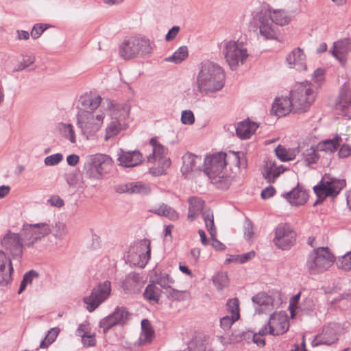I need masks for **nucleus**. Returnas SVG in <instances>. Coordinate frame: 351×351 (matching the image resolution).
<instances>
[{
    "instance_id": "f257e3e1",
    "label": "nucleus",
    "mask_w": 351,
    "mask_h": 351,
    "mask_svg": "<svg viewBox=\"0 0 351 351\" xmlns=\"http://www.w3.org/2000/svg\"><path fill=\"white\" fill-rule=\"evenodd\" d=\"M230 163L240 165V153L231 152L229 154L219 152L208 156L205 159V173L211 182L221 189H227L231 184L230 178L225 176L223 169Z\"/></svg>"
},
{
    "instance_id": "f03ea898",
    "label": "nucleus",
    "mask_w": 351,
    "mask_h": 351,
    "mask_svg": "<svg viewBox=\"0 0 351 351\" xmlns=\"http://www.w3.org/2000/svg\"><path fill=\"white\" fill-rule=\"evenodd\" d=\"M225 75L221 66L206 61L202 63L197 78V90L204 95L220 90L224 86Z\"/></svg>"
},
{
    "instance_id": "7ed1b4c3",
    "label": "nucleus",
    "mask_w": 351,
    "mask_h": 351,
    "mask_svg": "<svg viewBox=\"0 0 351 351\" xmlns=\"http://www.w3.org/2000/svg\"><path fill=\"white\" fill-rule=\"evenodd\" d=\"M221 51L230 69L237 70L249 57L246 45L239 40H225L221 43Z\"/></svg>"
},
{
    "instance_id": "20e7f679",
    "label": "nucleus",
    "mask_w": 351,
    "mask_h": 351,
    "mask_svg": "<svg viewBox=\"0 0 351 351\" xmlns=\"http://www.w3.org/2000/svg\"><path fill=\"white\" fill-rule=\"evenodd\" d=\"M102 108L108 111L112 121H110L106 128V134L104 139L106 141L117 136L121 130V121L125 119L129 116V109L127 106H123L120 104H114L110 99H106L102 104Z\"/></svg>"
},
{
    "instance_id": "39448f33",
    "label": "nucleus",
    "mask_w": 351,
    "mask_h": 351,
    "mask_svg": "<svg viewBox=\"0 0 351 351\" xmlns=\"http://www.w3.org/2000/svg\"><path fill=\"white\" fill-rule=\"evenodd\" d=\"M335 256L328 247L314 249L307 257L306 267L311 275H316L328 270L335 262Z\"/></svg>"
},
{
    "instance_id": "423d86ee",
    "label": "nucleus",
    "mask_w": 351,
    "mask_h": 351,
    "mask_svg": "<svg viewBox=\"0 0 351 351\" xmlns=\"http://www.w3.org/2000/svg\"><path fill=\"white\" fill-rule=\"evenodd\" d=\"M149 145L152 148V153L147 156V162L154 165L149 171L154 176L162 175L171 163L170 158L167 157L168 149L156 138H152Z\"/></svg>"
},
{
    "instance_id": "0eeeda50",
    "label": "nucleus",
    "mask_w": 351,
    "mask_h": 351,
    "mask_svg": "<svg viewBox=\"0 0 351 351\" xmlns=\"http://www.w3.org/2000/svg\"><path fill=\"white\" fill-rule=\"evenodd\" d=\"M152 51L150 41L145 38L130 37L125 39L119 47V54L125 60L138 56L149 54Z\"/></svg>"
},
{
    "instance_id": "6e6552de",
    "label": "nucleus",
    "mask_w": 351,
    "mask_h": 351,
    "mask_svg": "<svg viewBox=\"0 0 351 351\" xmlns=\"http://www.w3.org/2000/svg\"><path fill=\"white\" fill-rule=\"evenodd\" d=\"M345 186V180L337 179L329 174H325L319 184L313 187L317 197L314 205L322 203L326 197L336 196Z\"/></svg>"
},
{
    "instance_id": "1a4fd4ad",
    "label": "nucleus",
    "mask_w": 351,
    "mask_h": 351,
    "mask_svg": "<svg viewBox=\"0 0 351 351\" xmlns=\"http://www.w3.org/2000/svg\"><path fill=\"white\" fill-rule=\"evenodd\" d=\"M311 84H300L291 91L290 96L293 102V112L301 113L306 112L314 102L315 93Z\"/></svg>"
},
{
    "instance_id": "9d476101",
    "label": "nucleus",
    "mask_w": 351,
    "mask_h": 351,
    "mask_svg": "<svg viewBox=\"0 0 351 351\" xmlns=\"http://www.w3.org/2000/svg\"><path fill=\"white\" fill-rule=\"evenodd\" d=\"M104 119L103 114L95 115L92 112L82 111L77 114V125L82 134L89 139L100 130Z\"/></svg>"
},
{
    "instance_id": "9b49d317",
    "label": "nucleus",
    "mask_w": 351,
    "mask_h": 351,
    "mask_svg": "<svg viewBox=\"0 0 351 351\" xmlns=\"http://www.w3.org/2000/svg\"><path fill=\"white\" fill-rule=\"evenodd\" d=\"M109 160V157L105 154H97L88 156L84 166V174L90 179H101L104 174L107 172Z\"/></svg>"
},
{
    "instance_id": "f8f14e48",
    "label": "nucleus",
    "mask_w": 351,
    "mask_h": 351,
    "mask_svg": "<svg viewBox=\"0 0 351 351\" xmlns=\"http://www.w3.org/2000/svg\"><path fill=\"white\" fill-rule=\"evenodd\" d=\"M269 12L266 9L255 12L252 23L259 29L260 35L266 40L277 38V29L269 19Z\"/></svg>"
},
{
    "instance_id": "ddd939ff",
    "label": "nucleus",
    "mask_w": 351,
    "mask_h": 351,
    "mask_svg": "<svg viewBox=\"0 0 351 351\" xmlns=\"http://www.w3.org/2000/svg\"><path fill=\"white\" fill-rule=\"evenodd\" d=\"M296 233L287 223L279 224L275 230L273 239L275 245L282 250L290 249L295 242Z\"/></svg>"
},
{
    "instance_id": "4468645a",
    "label": "nucleus",
    "mask_w": 351,
    "mask_h": 351,
    "mask_svg": "<svg viewBox=\"0 0 351 351\" xmlns=\"http://www.w3.org/2000/svg\"><path fill=\"white\" fill-rule=\"evenodd\" d=\"M132 314L124 306H117L112 313L103 318L99 322V327L104 333L116 325L123 326L131 319Z\"/></svg>"
},
{
    "instance_id": "2eb2a0df",
    "label": "nucleus",
    "mask_w": 351,
    "mask_h": 351,
    "mask_svg": "<svg viewBox=\"0 0 351 351\" xmlns=\"http://www.w3.org/2000/svg\"><path fill=\"white\" fill-rule=\"evenodd\" d=\"M111 285L109 281H105L95 287L91 294L84 298V302L87 304V310L89 312L95 311L110 295Z\"/></svg>"
},
{
    "instance_id": "dca6fc26",
    "label": "nucleus",
    "mask_w": 351,
    "mask_h": 351,
    "mask_svg": "<svg viewBox=\"0 0 351 351\" xmlns=\"http://www.w3.org/2000/svg\"><path fill=\"white\" fill-rule=\"evenodd\" d=\"M51 232L50 226L47 223L28 224L24 228L23 240L26 245L32 246Z\"/></svg>"
},
{
    "instance_id": "f3484780",
    "label": "nucleus",
    "mask_w": 351,
    "mask_h": 351,
    "mask_svg": "<svg viewBox=\"0 0 351 351\" xmlns=\"http://www.w3.org/2000/svg\"><path fill=\"white\" fill-rule=\"evenodd\" d=\"M269 335L278 336L287 331L289 322L287 315L284 313H274L268 321Z\"/></svg>"
},
{
    "instance_id": "a211bd4d",
    "label": "nucleus",
    "mask_w": 351,
    "mask_h": 351,
    "mask_svg": "<svg viewBox=\"0 0 351 351\" xmlns=\"http://www.w3.org/2000/svg\"><path fill=\"white\" fill-rule=\"evenodd\" d=\"M2 246L14 258H19L23 254V243L19 234L8 232L1 241Z\"/></svg>"
},
{
    "instance_id": "6ab92c4d",
    "label": "nucleus",
    "mask_w": 351,
    "mask_h": 351,
    "mask_svg": "<svg viewBox=\"0 0 351 351\" xmlns=\"http://www.w3.org/2000/svg\"><path fill=\"white\" fill-rule=\"evenodd\" d=\"M13 271L11 259L0 250V286L5 287L12 282Z\"/></svg>"
},
{
    "instance_id": "aec40b11",
    "label": "nucleus",
    "mask_w": 351,
    "mask_h": 351,
    "mask_svg": "<svg viewBox=\"0 0 351 351\" xmlns=\"http://www.w3.org/2000/svg\"><path fill=\"white\" fill-rule=\"evenodd\" d=\"M202 215L206 227L210 234L211 245L217 251L223 250L225 249V245L216 239L217 230L214 223V216L213 212L210 210H205L202 211Z\"/></svg>"
},
{
    "instance_id": "412c9836",
    "label": "nucleus",
    "mask_w": 351,
    "mask_h": 351,
    "mask_svg": "<svg viewBox=\"0 0 351 351\" xmlns=\"http://www.w3.org/2000/svg\"><path fill=\"white\" fill-rule=\"evenodd\" d=\"M118 162L125 167H133L140 165L143 160L142 154L137 150L126 152L120 149L118 152Z\"/></svg>"
},
{
    "instance_id": "4be33fe9",
    "label": "nucleus",
    "mask_w": 351,
    "mask_h": 351,
    "mask_svg": "<svg viewBox=\"0 0 351 351\" xmlns=\"http://www.w3.org/2000/svg\"><path fill=\"white\" fill-rule=\"evenodd\" d=\"M338 340L336 329L332 325H328L323 328L322 333L317 335L313 340V346L320 345L330 346Z\"/></svg>"
},
{
    "instance_id": "5701e85b",
    "label": "nucleus",
    "mask_w": 351,
    "mask_h": 351,
    "mask_svg": "<svg viewBox=\"0 0 351 351\" xmlns=\"http://www.w3.org/2000/svg\"><path fill=\"white\" fill-rule=\"evenodd\" d=\"M336 110L344 117L351 119V89L343 88L336 103Z\"/></svg>"
},
{
    "instance_id": "b1692460",
    "label": "nucleus",
    "mask_w": 351,
    "mask_h": 351,
    "mask_svg": "<svg viewBox=\"0 0 351 351\" xmlns=\"http://www.w3.org/2000/svg\"><path fill=\"white\" fill-rule=\"evenodd\" d=\"M286 60L290 68L298 71H305L306 69V55L303 49L300 47L291 51L287 55Z\"/></svg>"
},
{
    "instance_id": "393cba45",
    "label": "nucleus",
    "mask_w": 351,
    "mask_h": 351,
    "mask_svg": "<svg viewBox=\"0 0 351 351\" xmlns=\"http://www.w3.org/2000/svg\"><path fill=\"white\" fill-rule=\"evenodd\" d=\"M255 311L258 313H265L267 310L271 311L273 308L274 299L265 292H259L252 298Z\"/></svg>"
},
{
    "instance_id": "a878e982",
    "label": "nucleus",
    "mask_w": 351,
    "mask_h": 351,
    "mask_svg": "<svg viewBox=\"0 0 351 351\" xmlns=\"http://www.w3.org/2000/svg\"><path fill=\"white\" fill-rule=\"evenodd\" d=\"M282 196L293 206L304 205L308 198V193L299 184L291 191L284 193Z\"/></svg>"
},
{
    "instance_id": "bb28decb",
    "label": "nucleus",
    "mask_w": 351,
    "mask_h": 351,
    "mask_svg": "<svg viewBox=\"0 0 351 351\" xmlns=\"http://www.w3.org/2000/svg\"><path fill=\"white\" fill-rule=\"evenodd\" d=\"M271 111L278 117H283L293 111V102L291 97H281L276 98L271 108Z\"/></svg>"
},
{
    "instance_id": "cd10ccee",
    "label": "nucleus",
    "mask_w": 351,
    "mask_h": 351,
    "mask_svg": "<svg viewBox=\"0 0 351 351\" xmlns=\"http://www.w3.org/2000/svg\"><path fill=\"white\" fill-rule=\"evenodd\" d=\"M351 51V41L349 39L340 40L335 42L330 52L339 62L345 61L346 56Z\"/></svg>"
},
{
    "instance_id": "c85d7f7f",
    "label": "nucleus",
    "mask_w": 351,
    "mask_h": 351,
    "mask_svg": "<svg viewBox=\"0 0 351 351\" xmlns=\"http://www.w3.org/2000/svg\"><path fill=\"white\" fill-rule=\"evenodd\" d=\"M118 193H136L147 195L150 193L151 189L149 184L141 182H136L119 186L117 188Z\"/></svg>"
},
{
    "instance_id": "c756f323",
    "label": "nucleus",
    "mask_w": 351,
    "mask_h": 351,
    "mask_svg": "<svg viewBox=\"0 0 351 351\" xmlns=\"http://www.w3.org/2000/svg\"><path fill=\"white\" fill-rule=\"evenodd\" d=\"M285 169H283L282 166H277L274 160L268 159L265 162L263 174L267 182L271 183L274 182L276 178L283 173Z\"/></svg>"
},
{
    "instance_id": "7c9ffc66",
    "label": "nucleus",
    "mask_w": 351,
    "mask_h": 351,
    "mask_svg": "<svg viewBox=\"0 0 351 351\" xmlns=\"http://www.w3.org/2000/svg\"><path fill=\"white\" fill-rule=\"evenodd\" d=\"M150 241L148 239H142L135 243L132 247L133 252L136 253L139 259L146 264L150 258L151 248Z\"/></svg>"
},
{
    "instance_id": "2f4dec72",
    "label": "nucleus",
    "mask_w": 351,
    "mask_h": 351,
    "mask_svg": "<svg viewBox=\"0 0 351 351\" xmlns=\"http://www.w3.org/2000/svg\"><path fill=\"white\" fill-rule=\"evenodd\" d=\"M181 171L184 175L195 171L201 162V158L191 152H186L182 156Z\"/></svg>"
},
{
    "instance_id": "473e14b6",
    "label": "nucleus",
    "mask_w": 351,
    "mask_h": 351,
    "mask_svg": "<svg viewBox=\"0 0 351 351\" xmlns=\"http://www.w3.org/2000/svg\"><path fill=\"white\" fill-rule=\"evenodd\" d=\"M258 128V125L255 122L245 120L241 121L236 127L237 135L241 139L249 138Z\"/></svg>"
},
{
    "instance_id": "72a5a7b5",
    "label": "nucleus",
    "mask_w": 351,
    "mask_h": 351,
    "mask_svg": "<svg viewBox=\"0 0 351 351\" xmlns=\"http://www.w3.org/2000/svg\"><path fill=\"white\" fill-rule=\"evenodd\" d=\"M141 329L140 337L136 342L139 346L149 343L154 337V330L148 319L141 321Z\"/></svg>"
},
{
    "instance_id": "f704fd0d",
    "label": "nucleus",
    "mask_w": 351,
    "mask_h": 351,
    "mask_svg": "<svg viewBox=\"0 0 351 351\" xmlns=\"http://www.w3.org/2000/svg\"><path fill=\"white\" fill-rule=\"evenodd\" d=\"M188 202L189 214L187 216L190 221L195 220L199 215L200 211H202L204 205V201L197 197H191L189 198Z\"/></svg>"
},
{
    "instance_id": "c9c22d12",
    "label": "nucleus",
    "mask_w": 351,
    "mask_h": 351,
    "mask_svg": "<svg viewBox=\"0 0 351 351\" xmlns=\"http://www.w3.org/2000/svg\"><path fill=\"white\" fill-rule=\"evenodd\" d=\"M152 213L161 217H165L171 221L179 219V213L173 208L164 203L150 210Z\"/></svg>"
},
{
    "instance_id": "e433bc0d",
    "label": "nucleus",
    "mask_w": 351,
    "mask_h": 351,
    "mask_svg": "<svg viewBox=\"0 0 351 351\" xmlns=\"http://www.w3.org/2000/svg\"><path fill=\"white\" fill-rule=\"evenodd\" d=\"M106 99H102L100 96L90 97L85 95L80 97L79 102L84 109L83 111L90 112L97 109L100 104L102 105L104 100Z\"/></svg>"
},
{
    "instance_id": "4c0bfd02",
    "label": "nucleus",
    "mask_w": 351,
    "mask_h": 351,
    "mask_svg": "<svg viewBox=\"0 0 351 351\" xmlns=\"http://www.w3.org/2000/svg\"><path fill=\"white\" fill-rule=\"evenodd\" d=\"M341 141L339 136H336L332 139H327L319 142L317 145V149L319 152L332 154L337 151Z\"/></svg>"
},
{
    "instance_id": "58836bf2",
    "label": "nucleus",
    "mask_w": 351,
    "mask_h": 351,
    "mask_svg": "<svg viewBox=\"0 0 351 351\" xmlns=\"http://www.w3.org/2000/svg\"><path fill=\"white\" fill-rule=\"evenodd\" d=\"M299 148H302L300 145L298 148L286 149L282 145H278L275 149L276 156L282 161L293 160L295 158L297 154L299 153Z\"/></svg>"
},
{
    "instance_id": "ea45409f",
    "label": "nucleus",
    "mask_w": 351,
    "mask_h": 351,
    "mask_svg": "<svg viewBox=\"0 0 351 351\" xmlns=\"http://www.w3.org/2000/svg\"><path fill=\"white\" fill-rule=\"evenodd\" d=\"M161 293V289L156 287V285L154 282H151L146 287L143 293V296L150 302H154L155 303H158L160 300Z\"/></svg>"
},
{
    "instance_id": "a19ab883",
    "label": "nucleus",
    "mask_w": 351,
    "mask_h": 351,
    "mask_svg": "<svg viewBox=\"0 0 351 351\" xmlns=\"http://www.w3.org/2000/svg\"><path fill=\"white\" fill-rule=\"evenodd\" d=\"M77 335L82 337L84 346H94L96 344L95 336L87 332V326L81 324L77 330Z\"/></svg>"
},
{
    "instance_id": "79ce46f5",
    "label": "nucleus",
    "mask_w": 351,
    "mask_h": 351,
    "mask_svg": "<svg viewBox=\"0 0 351 351\" xmlns=\"http://www.w3.org/2000/svg\"><path fill=\"white\" fill-rule=\"evenodd\" d=\"M269 12V19L275 24L285 25L288 24L289 19L283 10H266Z\"/></svg>"
},
{
    "instance_id": "37998d69",
    "label": "nucleus",
    "mask_w": 351,
    "mask_h": 351,
    "mask_svg": "<svg viewBox=\"0 0 351 351\" xmlns=\"http://www.w3.org/2000/svg\"><path fill=\"white\" fill-rule=\"evenodd\" d=\"M318 152L317 147L311 146L302 152V158L306 165L309 166L318 162L320 158Z\"/></svg>"
},
{
    "instance_id": "c03bdc74",
    "label": "nucleus",
    "mask_w": 351,
    "mask_h": 351,
    "mask_svg": "<svg viewBox=\"0 0 351 351\" xmlns=\"http://www.w3.org/2000/svg\"><path fill=\"white\" fill-rule=\"evenodd\" d=\"M152 282L160 285L162 289H171V285L174 283V280L169 274L160 272L156 274V278Z\"/></svg>"
},
{
    "instance_id": "a18cd8bd",
    "label": "nucleus",
    "mask_w": 351,
    "mask_h": 351,
    "mask_svg": "<svg viewBox=\"0 0 351 351\" xmlns=\"http://www.w3.org/2000/svg\"><path fill=\"white\" fill-rule=\"evenodd\" d=\"M188 48L186 46H182L178 49H177L171 56L167 58L165 60L178 64L184 61L188 57Z\"/></svg>"
},
{
    "instance_id": "49530a36",
    "label": "nucleus",
    "mask_w": 351,
    "mask_h": 351,
    "mask_svg": "<svg viewBox=\"0 0 351 351\" xmlns=\"http://www.w3.org/2000/svg\"><path fill=\"white\" fill-rule=\"evenodd\" d=\"M53 237L59 240H62L68 234L67 226L63 222H58L51 230Z\"/></svg>"
},
{
    "instance_id": "de8ad7c7",
    "label": "nucleus",
    "mask_w": 351,
    "mask_h": 351,
    "mask_svg": "<svg viewBox=\"0 0 351 351\" xmlns=\"http://www.w3.org/2000/svg\"><path fill=\"white\" fill-rule=\"evenodd\" d=\"M59 332L60 329L56 327L51 328L48 331L45 338L40 342V348H47L50 344H51L55 341Z\"/></svg>"
},
{
    "instance_id": "09e8293b",
    "label": "nucleus",
    "mask_w": 351,
    "mask_h": 351,
    "mask_svg": "<svg viewBox=\"0 0 351 351\" xmlns=\"http://www.w3.org/2000/svg\"><path fill=\"white\" fill-rule=\"evenodd\" d=\"M138 285V277L134 274H130L123 282V288L129 293L135 290Z\"/></svg>"
},
{
    "instance_id": "8fccbe9b",
    "label": "nucleus",
    "mask_w": 351,
    "mask_h": 351,
    "mask_svg": "<svg viewBox=\"0 0 351 351\" xmlns=\"http://www.w3.org/2000/svg\"><path fill=\"white\" fill-rule=\"evenodd\" d=\"M213 282L219 290H222L228 285L229 280L226 273H218L213 278Z\"/></svg>"
},
{
    "instance_id": "3c124183",
    "label": "nucleus",
    "mask_w": 351,
    "mask_h": 351,
    "mask_svg": "<svg viewBox=\"0 0 351 351\" xmlns=\"http://www.w3.org/2000/svg\"><path fill=\"white\" fill-rule=\"evenodd\" d=\"M60 130L63 136L69 139L71 143H75L76 142L75 131L71 124L61 123L60 125Z\"/></svg>"
},
{
    "instance_id": "603ef678",
    "label": "nucleus",
    "mask_w": 351,
    "mask_h": 351,
    "mask_svg": "<svg viewBox=\"0 0 351 351\" xmlns=\"http://www.w3.org/2000/svg\"><path fill=\"white\" fill-rule=\"evenodd\" d=\"M38 277V273L35 271H29L26 273L21 282L19 293H21L26 288L27 284H31L34 278Z\"/></svg>"
},
{
    "instance_id": "864d4df0",
    "label": "nucleus",
    "mask_w": 351,
    "mask_h": 351,
    "mask_svg": "<svg viewBox=\"0 0 351 351\" xmlns=\"http://www.w3.org/2000/svg\"><path fill=\"white\" fill-rule=\"evenodd\" d=\"M337 265L339 268L343 270H351V251L339 258Z\"/></svg>"
},
{
    "instance_id": "5fc2aeb1",
    "label": "nucleus",
    "mask_w": 351,
    "mask_h": 351,
    "mask_svg": "<svg viewBox=\"0 0 351 351\" xmlns=\"http://www.w3.org/2000/svg\"><path fill=\"white\" fill-rule=\"evenodd\" d=\"M228 310L232 316H234L236 319L239 318V300L237 298L230 299L227 303Z\"/></svg>"
},
{
    "instance_id": "6e6d98bb",
    "label": "nucleus",
    "mask_w": 351,
    "mask_h": 351,
    "mask_svg": "<svg viewBox=\"0 0 351 351\" xmlns=\"http://www.w3.org/2000/svg\"><path fill=\"white\" fill-rule=\"evenodd\" d=\"M255 256V252L254 251L249 252L247 253L239 255L237 256H232L231 258L227 260L228 262H237L239 263H244L249 260L253 258Z\"/></svg>"
},
{
    "instance_id": "4d7b16f0",
    "label": "nucleus",
    "mask_w": 351,
    "mask_h": 351,
    "mask_svg": "<svg viewBox=\"0 0 351 351\" xmlns=\"http://www.w3.org/2000/svg\"><path fill=\"white\" fill-rule=\"evenodd\" d=\"M34 61H35V58L34 56H23L22 60L20 62L18 66L16 68H15L13 70V71L17 72V71H22V70L26 69L27 67H28L29 66H30L31 64H32L34 62Z\"/></svg>"
},
{
    "instance_id": "13d9d810",
    "label": "nucleus",
    "mask_w": 351,
    "mask_h": 351,
    "mask_svg": "<svg viewBox=\"0 0 351 351\" xmlns=\"http://www.w3.org/2000/svg\"><path fill=\"white\" fill-rule=\"evenodd\" d=\"M63 159L61 154H55L49 156L45 158V164L47 166H53L60 163Z\"/></svg>"
},
{
    "instance_id": "bf43d9fd",
    "label": "nucleus",
    "mask_w": 351,
    "mask_h": 351,
    "mask_svg": "<svg viewBox=\"0 0 351 351\" xmlns=\"http://www.w3.org/2000/svg\"><path fill=\"white\" fill-rule=\"evenodd\" d=\"M65 179L70 186L75 187L78 184L79 174L77 172L73 171L65 175Z\"/></svg>"
},
{
    "instance_id": "052dcab7",
    "label": "nucleus",
    "mask_w": 351,
    "mask_h": 351,
    "mask_svg": "<svg viewBox=\"0 0 351 351\" xmlns=\"http://www.w3.org/2000/svg\"><path fill=\"white\" fill-rule=\"evenodd\" d=\"M238 319H236L234 316H225L220 319L221 327L224 330H228L231 328L232 325L234 323V322Z\"/></svg>"
},
{
    "instance_id": "680f3d73",
    "label": "nucleus",
    "mask_w": 351,
    "mask_h": 351,
    "mask_svg": "<svg viewBox=\"0 0 351 351\" xmlns=\"http://www.w3.org/2000/svg\"><path fill=\"white\" fill-rule=\"evenodd\" d=\"M182 123L184 124L191 125L195 121L193 113L191 110H184L182 113L181 117Z\"/></svg>"
},
{
    "instance_id": "e2e57ef3",
    "label": "nucleus",
    "mask_w": 351,
    "mask_h": 351,
    "mask_svg": "<svg viewBox=\"0 0 351 351\" xmlns=\"http://www.w3.org/2000/svg\"><path fill=\"white\" fill-rule=\"evenodd\" d=\"M46 27H44L43 24H36L34 25L32 31L31 36L32 38L36 39L40 37L43 32L46 29Z\"/></svg>"
},
{
    "instance_id": "0e129e2a",
    "label": "nucleus",
    "mask_w": 351,
    "mask_h": 351,
    "mask_svg": "<svg viewBox=\"0 0 351 351\" xmlns=\"http://www.w3.org/2000/svg\"><path fill=\"white\" fill-rule=\"evenodd\" d=\"M324 70L322 69H317L313 74V79L316 83H320L322 82L324 79Z\"/></svg>"
},
{
    "instance_id": "69168bd1",
    "label": "nucleus",
    "mask_w": 351,
    "mask_h": 351,
    "mask_svg": "<svg viewBox=\"0 0 351 351\" xmlns=\"http://www.w3.org/2000/svg\"><path fill=\"white\" fill-rule=\"evenodd\" d=\"M48 202L51 206H56L58 208H60L64 206V200L58 195L51 196Z\"/></svg>"
},
{
    "instance_id": "338daca9",
    "label": "nucleus",
    "mask_w": 351,
    "mask_h": 351,
    "mask_svg": "<svg viewBox=\"0 0 351 351\" xmlns=\"http://www.w3.org/2000/svg\"><path fill=\"white\" fill-rule=\"evenodd\" d=\"M339 156L341 158H346L351 156V147L349 145L343 144L339 149Z\"/></svg>"
},
{
    "instance_id": "774afa93",
    "label": "nucleus",
    "mask_w": 351,
    "mask_h": 351,
    "mask_svg": "<svg viewBox=\"0 0 351 351\" xmlns=\"http://www.w3.org/2000/svg\"><path fill=\"white\" fill-rule=\"evenodd\" d=\"M180 31L178 26H173L166 34L165 39L167 41H171L173 40L178 35Z\"/></svg>"
}]
</instances>
